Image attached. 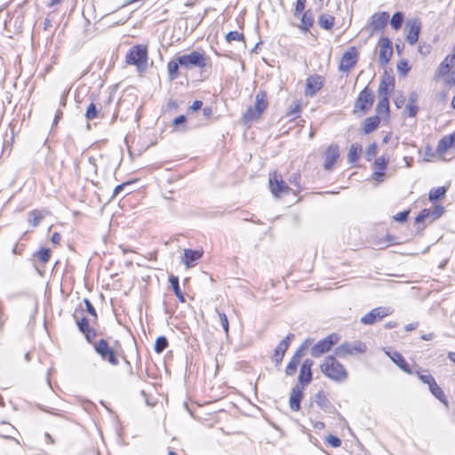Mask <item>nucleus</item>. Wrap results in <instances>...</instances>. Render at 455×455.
<instances>
[{
  "instance_id": "nucleus-1",
  "label": "nucleus",
  "mask_w": 455,
  "mask_h": 455,
  "mask_svg": "<svg viewBox=\"0 0 455 455\" xmlns=\"http://www.w3.org/2000/svg\"><path fill=\"white\" fill-rule=\"evenodd\" d=\"M322 372L336 382H344L347 379V371L333 355L327 356L320 366Z\"/></svg>"
},
{
  "instance_id": "nucleus-2",
  "label": "nucleus",
  "mask_w": 455,
  "mask_h": 455,
  "mask_svg": "<svg viewBox=\"0 0 455 455\" xmlns=\"http://www.w3.org/2000/svg\"><path fill=\"white\" fill-rule=\"evenodd\" d=\"M126 63L135 65L138 71L143 72L147 68L148 50L145 45L138 44L132 46L125 56Z\"/></svg>"
},
{
  "instance_id": "nucleus-3",
  "label": "nucleus",
  "mask_w": 455,
  "mask_h": 455,
  "mask_svg": "<svg viewBox=\"0 0 455 455\" xmlns=\"http://www.w3.org/2000/svg\"><path fill=\"white\" fill-rule=\"evenodd\" d=\"M268 101L267 92L264 91H259L256 94L255 98V107H250L243 115V119L245 123L257 120L264 110L267 108Z\"/></svg>"
},
{
  "instance_id": "nucleus-4",
  "label": "nucleus",
  "mask_w": 455,
  "mask_h": 455,
  "mask_svg": "<svg viewBox=\"0 0 455 455\" xmlns=\"http://www.w3.org/2000/svg\"><path fill=\"white\" fill-rule=\"evenodd\" d=\"M93 348L102 361L108 362L112 366H117L119 364L116 352L108 345L106 339H101L94 342Z\"/></svg>"
},
{
  "instance_id": "nucleus-5",
  "label": "nucleus",
  "mask_w": 455,
  "mask_h": 455,
  "mask_svg": "<svg viewBox=\"0 0 455 455\" xmlns=\"http://www.w3.org/2000/svg\"><path fill=\"white\" fill-rule=\"evenodd\" d=\"M179 64L181 68H204L206 66V56L204 52L193 51L190 53L179 56Z\"/></svg>"
},
{
  "instance_id": "nucleus-6",
  "label": "nucleus",
  "mask_w": 455,
  "mask_h": 455,
  "mask_svg": "<svg viewBox=\"0 0 455 455\" xmlns=\"http://www.w3.org/2000/svg\"><path fill=\"white\" fill-rule=\"evenodd\" d=\"M366 345L362 341L344 342L334 350L336 356L344 358L347 355L363 354L366 351Z\"/></svg>"
},
{
  "instance_id": "nucleus-7",
  "label": "nucleus",
  "mask_w": 455,
  "mask_h": 455,
  "mask_svg": "<svg viewBox=\"0 0 455 455\" xmlns=\"http://www.w3.org/2000/svg\"><path fill=\"white\" fill-rule=\"evenodd\" d=\"M339 336L337 333H331L323 339L317 341L311 348L310 354L313 357H319L338 343Z\"/></svg>"
},
{
  "instance_id": "nucleus-8",
  "label": "nucleus",
  "mask_w": 455,
  "mask_h": 455,
  "mask_svg": "<svg viewBox=\"0 0 455 455\" xmlns=\"http://www.w3.org/2000/svg\"><path fill=\"white\" fill-rule=\"evenodd\" d=\"M394 309L391 307H378L361 317L360 322L363 324L371 325L382 320L384 317L391 315Z\"/></svg>"
},
{
  "instance_id": "nucleus-9",
  "label": "nucleus",
  "mask_w": 455,
  "mask_h": 455,
  "mask_svg": "<svg viewBox=\"0 0 455 455\" xmlns=\"http://www.w3.org/2000/svg\"><path fill=\"white\" fill-rule=\"evenodd\" d=\"M374 97L372 91L365 87L359 93V96L355 103L354 111L361 110L363 114L367 113L372 107Z\"/></svg>"
},
{
  "instance_id": "nucleus-10",
  "label": "nucleus",
  "mask_w": 455,
  "mask_h": 455,
  "mask_svg": "<svg viewBox=\"0 0 455 455\" xmlns=\"http://www.w3.org/2000/svg\"><path fill=\"white\" fill-rule=\"evenodd\" d=\"M269 187L273 196L275 197H280L283 194H286L291 190L282 175L276 172L269 173Z\"/></svg>"
},
{
  "instance_id": "nucleus-11",
  "label": "nucleus",
  "mask_w": 455,
  "mask_h": 455,
  "mask_svg": "<svg viewBox=\"0 0 455 455\" xmlns=\"http://www.w3.org/2000/svg\"><path fill=\"white\" fill-rule=\"evenodd\" d=\"M357 60V49L352 46L347 51H346L342 55L339 65V71L346 73L349 72L355 66Z\"/></svg>"
},
{
  "instance_id": "nucleus-12",
  "label": "nucleus",
  "mask_w": 455,
  "mask_h": 455,
  "mask_svg": "<svg viewBox=\"0 0 455 455\" xmlns=\"http://www.w3.org/2000/svg\"><path fill=\"white\" fill-rule=\"evenodd\" d=\"M388 19L389 14L387 12H376L371 15L369 22V28L371 35L376 32L382 31L386 28Z\"/></svg>"
},
{
  "instance_id": "nucleus-13",
  "label": "nucleus",
  "mask_w": 455,
  "mask_h": 455,
  "mask_svg": "<svg viewBox=\"0 0 455 455\" xmlns=\"http://www.w3.org/2000/svg\"><path fill=\"white\" fill-rule=\"evenodd\" d=\"M406 41L409 44L414 45L419 40L421 29V22L419 19L409 20L406 23Z\"/></svg>"
},
{
  "instance_id": "nucleus-14",
  "label": "nucleus",
  "mask_w": 455,
  "mask_h": 455,
  "mask_svg": "<svg viewBox=\"0 0 455 455\" xmlns=\"http://www.w3.org/2000/svg\"><path fill=\"white\" fill-rule=\"evenodd\" d=\"M314 364L313 360L305 359L300 366L299 377H298V384L300 387L307 386L312 381V366Z\"/></svg>"
},
{
  "instance_id": "nucleus-15",
  "label": "nucleus",
  "mask_w": 455,
  "mask_h": 455,
  "mask_svg": "<svg viewBox=\"0 0 455 455\" xmlns=\"http://www.w3.org/2000/svg\"><path fill=\"white\" fill-rule=\"evenodd\" d=\"M295 335L293 333H289L279 344L276 346L275 349V354L273 356V361L276 365L280 364L283 361V358L285 355V352L290 347L291 342L294 339Z\"/></svg>"
},
{
  "instance_id": "nucleus-16",
  "label": "nucleus",
  "mask_w": 455,
  "mask_h": 455,
  "mask_svg": "<svg viewBox=\"0 0 455 455\" xmlns=\"http://www.w3.org/2000/svg\"><path fill=\"white\" fill-rule=\"evenodd\" d=\"M379 62L381 66H386L393 55L392 42L384 37L379 41Z\"/></svg>"
},
{
  "instance_id": "nucleus-17",
  "label": "nucleus",
  "mask_w": 455,
  "mask_h": 455,
  "mask_svg": "<svg viewBox=\"0 0 455 455\" xmlns=\"http://www.w3.org/2000/svg\"><path fill=\"white\" fill-rule=\"evenodd\" d=\"M324 169L331 171L333 168L334 164L339 157V148L337 144L330 145L324 152Z\"/></svg>"
},
{
  "instance_id": "nucleus-18",
  "label": "nucleus",
  "mask_w": 455,
  "mask_h": 455,
  "mask_svg": "<svg viewBox=\"0 0 455 455\" xmlns=\"http://www.w3.org/2000/svg\"><path fill=\"white\" fill-rule=\"evenodd\" d=\"M323 85V77L318 75L310 76L306 81L305 94L307 96H314L319 92Z\"/></svg>"
},
{
  "instance_id": "nucleus-19",
  "label": "nucleus",
  "mask_w": 455,
  "mask_h": 455,
  "mask_svg": "<svg viewBox=\"0 0 455 455\" xmlns=\"http://www.w3.org/2000/svg\"><path fill=\"white\" fill-rule=\"evenodd\" d=\"M303 387L295 385L291 391L289 405L291 411H298L300 410V403L303 398Z\"/></svg>"
},
{
  "instance_id": "nucleus-20",
  "label": "nucleus",
  "mask_w": 455,
  "mask_h": 455,
  "mask_svg": "<svg viewBox=\"0 0 455 455\" xmlns=\"http://www.w3.org/2000/svg\"><path fill=\"white\" fill-rule=\"evenodd\" d=\"M388 158H386L383 156L376 158L374 162V172L372 174V178L375 180H382V178L384 177V171L386 170Z\"/></svg>"
},
{
  "instance_id": "nucleus-21",
  "label": "nucleus",
  "mask_w": 455,
  "mask_h": 455,
  "mask_svg": "<svg viewBox=\"0 0 455 455\" xmlns=\"http://www.w3.org/2000/svg\"><path fill=\"white\" fill-rule=\"evenodd\" d=\"M202 255L203 252L198 250L185 249L182 262L187 267H190L202 257Z\"/></svg>"
},
{
  "instance_id": "nucleus-22",
  "label": "nucleus",
  "mask_w": 455,
  "mask_h": 455,
  "mask_svg": "<svg viewBox=\"0 0 455 455\" xmlns=\"http://www.w3.org/2000/svg\"><path fill=\"white\" fill-rule=\"evenodd\" d=\"M315 401L317 405L326 412H331L334 409L333 405L323 391H319L315 394Z\"/></svg>"
},
{
  "instance_id": "nucleus-23",
  "label": "nucleus",
  "mask_w": 455,
  "mask_h": 455,
  "mask_svg": "<svg viewBox=\"0 0 455 455\" xmlns=\"http://www.w3.org/2000/svg\"><path fill=\"white\" fill-rule=\"evenodd\" d=\"M379 123H380V118L379 116L367 117L363 123V132L365 134L371 133L373 131H375L379 127Z\"/></svg>"
},
{
  "instance_id": "nucleus-24",
  "label": "nucleus",
  "mask_w": 455,
  "mask_h": 455,
  "mask_svg": "<svg viewBox=\"0 0 455 455\" xmlns=\"http://www.w3.org/2000/svg\"><path fill=\"white\" fill-rule=\"evenodd\" d=\"M180 68V64H179V56L171 60L167 64L168 70V78L170 81H174L179 76V68Z\"/></svg>"
},
{
  "instance_id": "nucleus-25",
  "label": "nucleus",
  "mask_w": 455,
  "mask_h": 455,
  "mask_svg": "<svg viewBox=\"0 0 455 455\" xmlns=\"http://www.w3.org/2000/svg\"><path fill=\"white\" fill-rule=\"evenodd\" d=\"M387 354H388L389 357L392 359V361L397 366H399L403 371H405L407 373L411 372L410 365L408 364V363L405 361V359L400 353L394 352L392 355H390L389 353H387Z\"/></svg>"
},
{
  "instance_id": "nucleus-26",
  "label": "nucleus",
  "mask_w": 455,
  "mask_h": 455,
  "mask_svg": "<svg viewBox=\"0 0 455 455\" xmlns=\"http://www.w3.org/2000/svg\"><path fill=\"white\" fill-rule=\"evenodd\" d=\"M79 315H83V310L81 309L78 311L77 309L75 311L73 316L76 319V323L77 325V328L80 332H84L87 329L91 328L89 325V320L85 316H79Z\"/></svg>"
},
{
  "instance_id": "nucleus-27",
  "label": "nucleus",
  "mask_w": 455,
  "mask_h": 455,
  "mask_svg": "<svg viewBox=\"0 0 455 455\" xmlns=\"http://www.w3.org/2000/svg\"><path fill=\"white\" fill-rule=\"evenodd\" d=\"M314 23V17L310 10H307L304 12L301 17L299 28L304 31L307 32L309 28L313 26Z\"/></svg>"
},
{
  "instance_id": "nucleus-28",
  "label": "nucleus",
  "mask_w": 455,
  "mask_h": 455,
  "mask_svg": "<svg viewBox=\"0 0 455 455\" xmlns=\"http://www.w3.org/2000/svg\"><path fill=\"white\" fill-rule=\"evenodd\" d=\"M429 391L441 403H443L444 405H448V400H447L443 389L437 385L435 380L434 382H432V384L429 386Z\"/></svg>"
},
{
  "instance_id": "nucleus-29",
  "label": "nucleus",
  "mask_w": 455,
  "mask_h": 455,
  "mask_svg": "<svg viewBox=\"0 0 455 455\" xmlns=\"http://www.w3.org/2000/svg\"><path fill=\"white\" fill-rule=\"evenodd\" d=\"M394 84L392 80L388 79V81L386 78H383L380 81L379 89H378V97L379 98H388V92L390 89H393Z\"/></svg>"
},
{
  "instance_id": "nucleus-30",
  "label": "nucleus",
  "mask_w": 455,
  "mask_h": 455,
  "mask_svg": "<svg viewBox=\"0 0 455 455\" xmlns=\"http://www.w3.org/2000/svg\"><path fill=\"white\" fill-rule=\"evenodd\" d=\"M362 146L358 143H354L351 145L348 154H347V160L351 164L356 163L360 156L362 154Z\"/></svg>"
},
{
  "instance_id": "nucleus-31",
  "label": "nucleus",
  "mask_w": 455,
  "mask_h": 455,
  "mask_svg": "<svg viewBox=\"0 0 455 455\" xmlns=\"http://www.w3.org/2000/svg\"><path fill=\"white\" fill-rule=\"evenodd\" d=\"M169 282L173 290L174 294L179 299L180 302H185V297L183 292L180 290L179 277L173 275H171L169 277Z\"/></svg>"
},
{
  "instance_id": "nucleus-32",
  "label": "nucleus",
  "mask_w": 455,
  "mask_h": 455,
  "mask_svg": "<svg viewBox=\"0 0 455 455\" xmlns=\"http://www.w3.org/2000/svg\"><path fill=\"white\" fill-rule=\"evenodd\" d=\"M318 24L322 28L330 30L334 25V17L331 14L323 13L320 15Z\"/></svg>"
},
{
  "instance_id": "nucleus-33",
  "label": "nucleus",
  "mask_w": 455,
  "mask_h": 455,
  "mask_svg": "<svg viewBox=\"0 0 455 455\" xmlns=\"http://www.w3.org/2000/svg\"><path fill=\"white\" fill-rule=\"evenodd\" d=\"M453 64H454V62H451L450 56H447L439 66L438 76H448L451 70Z\"/></svg>"
},
{
  "instance_id": "nucleus-34",
  "label": "nucleus",
  "mask_w": 455,
  "mask_h": 455,
  "mask_svg": "<svg viewBox=\"0 0 455 455\" xmlns=\"http://www.w3.org/2000/svg\"><path fill=\"white\" fill-rule=\"evenodd\" d=\"M404 21V14L402 12H396L390 20V26L395 30H399Z\"/></svg>"
},
{
  "instance_id": "nucleus-35",
  "label": "nucleus",
  "mask_w": 455,
  "mask_h": 455,
  "mask_svg": "<svg viewBox=\"0 0 455 455\" xmlns=\"http://www.w3.org/2000/svg\"><path fill=\"white\" fill-rule=\"evenodd\" d=\"M447 192V188L445 187H438L432 188L429 191L428 198L431 202H435L441 198H443Z\"/></svg>"
},
{
  "instance_id": "nucleus-36",
  "label": "nucleus",
  "mask_w": 455,
  "mask_h": 455,
  "mask_svg": "<svg viewBox=\"0 0 455 455\" xmlns=\"http://www.w3.org/2000/svg\"><path fill=\"white\" fill-rule=\"evenodd\" d=\"M454 146L450 136L443 137L437 145L436 152L438 154L445 153L451 147Z\"/></svg>"
},
{
  "instance_id": "nucleus-37",
  "label": "nucleus",
  "mask_w": 455,
  "mask_h": 455,
  "mask_svg": "<svg viewBox=\"0 0 455 455\" xmlns=\"http://www.w3.org/2000/svg\"><path fill=\"white\" fill-rule=\"evenodd\" d=\"M376 112L378 115L385 114L388 115L389 113V100L388 98H379V102L376 106Z\"/></svg>"
},
{
  "instance_id": "nucleus-38",
  "label": "nucleus",
  "mask_w": 455,
  "mask_h": 455,
  "mask_svg": "<svg viewBox=\"0 0 455 455\" xmlns=\"http://www.w3.org/2000/svg\"><path fill=\"white\" fill-rule=\"evenodd\" d=\"M168 339L164 336H160L156 339L154 349L156 353L161 354L168 347Z\"/></svg>"
},
{
  "instance_id": "nucleus-39",
  "label": "nucleus",
  "mask_w": 455,
  "mask_h": 455,
  "mask_svg": "<svg viewBox=\"0 0 455 455\" xmlns=\"http://www.w3.org/2000/svg\"><path fill=\"white\" fill-rule=\"evenodd\" d=\"M85 117L88 120H92L100 117V110L98 109L95 103L91 102L89 104L85 112Z\"/></svg>"
},
{
  "instance_id": "nucleus-40",
  "label": "nucleus",
  "mask_w": 455,
  "mask_h": 455,
  "mask_svg": "<svg viewBox=\"0 0 455 455\" xmlns=\"http://www.w3.org/2000/svg\"><path fill=\"white\" fill-rule=\"evenodd\" d=\"M186 122L187 117L184 115H180L174 118L172 126L178 131L184 132L186 131Z\"/></svg>"
},
{
  "instance_id": "nucleus-41",
  "label": "nucleus",
  "mask_w": 455,
  "mask_h": 455,
  "mask_svg": "<svg viewBox=\"0 0 455 455\" xmlns=\"http://www.w3.org/2000/svg\"><path fill=\"white\" fill-rule=\"evenodd\" d=\"M36 256L41 262L46 263L50 260L51 251L47 248H42L36 253Z\"/></svg>"
},
{
  "instance_id": "nucleus-42",
  "label": "nucleus",
  "mask_w": 455,
  "mask_h": 455,
  "mask_svg": "<svg viewBox=\"0 0 455 455\" xmlns=\"http://www.w3.org/2000/svg\"><path fill=\"white\" fill-rule=\"evenodd\" d=\"M42 219L43 216L41 215V213L38 211L34 210L29 213L28 221L33 227H36L40 223Z\"/></svg>"
},
{
  "instance_id": "nucleus-43",
  "label": "nucleus",
  "mask_w": 455,
  "mask_h": 455,
  "mask_svg": "<svg viewBox=\"0 0 455 455\" xmlns=\"http://www.w3.org/2000/svg\"><path fill=\"white\" fill-rule=\"evenodd\" d=\"M244 36L237 31H230L226 35V40L228 43L232 41H243Z\"/></svg>"
},
{
  "instance_id": "nucleus-44",
  "label": "nucleus",
  "mask_w": 455,
  "mask_h": 455,
  "mask_svg": "<svg viewBox=\"0 0 455 455\" xmlns=\"http://www.w3.org/2000/svg\"><path fill=\"white\" fill-rule=\"evenodd\" d=\"M299 363L295 362V361H292V360H290V362L288 363L286 368H285V373L286 375L288 376H292L296 373L297 371V369H298V366H299Z\"/></svg>"
},
{
  "instance_id": "nucleus-45",
  "label": "nucleus",
  "mask_w": 455,
  "mask_h": 455,
  "mask_svg": "<svg viewBox=\"0 0 455 455\" xmlns=\"http://www.w3.org/2000/svg\"><path fill=\"white\" fill-rule=\"evenodd\" d=\"M83 334L84 335L85 339L89 343L93 345L94 339H95V338L97 336V332H96L95 329L91 327V328L87 329L86 331H84L83 332Z\"/></svg>"
},
{
  "instance_id": "nucleus-46",
  "label": "nucleus",
  "mask_w": 455,
  "mask_h": 455,
  "mask_svg": "<svg viewBox=\"0 0 455 455\" xmlns=\"http://www.w3.org/2000/svg\"><path fill=\"white\" fill-rule=\"evenodd\" d=\"M84 303L85 305L86 311L88 312V314H90L94 318V320H96L98 315H97V312H96V309L94 308L93 305L86 298L84 299Z\"/></svg>"
},
{
  "instance_id": "nucleus-47",
  "label": "nucleus",
  "mask_w": 455,
  "mask_h": 455,
  "mask_svg": "<svg viewBox=\"0 0 455 455\" xmlns=\"http://www.w3.org/2000/svg\"><path fill=\"white\" fill-rule=\"evenodd\" d=\"M444 212V208L442 205H436L434 210L430 211V216L433 220L439 219Z\"/></svg>"
},
{
  "instance_id": "nucleus-48",
  "label": "nucleus",
  "mask_w": 455,
  "mask_h": 455,
  "mask_svg": "<svg viewBox=\"0 0 455 455\" xmlns=\"http://www.w3.org/2000/svg\"><path fill=\"white\" fill-rule=\"evenodd\" d=\"M377 154V146L375 143L371 144L365 152V156L368 161H371Z\"/></svg>"
},
{
  "instance_id": "nucleus-49",
  "label": "nucleus",
  "mask_w": 455,
  "mask_h": 455,
  "mask_svg": "<svg viewBox=\"0 0 455 455\" xmlns=\"http://www.w3.org/2000/svg\"><path fill=\"white\" fill-rule=\"evenodd\" d=\"M299 112H300V104L299 102H297L293 106L290 107L287 116H291V118H295L298 116Z\"/></svg>"
},
{
  "instance_id": "nucleus-50",
  "label": "nucleus",
  "mask_w": 455,
  "mask_h": 455,
  "mask_svg": "<svg viewBox=\"0 0 455 455\" xmlns=\"http://www.w3.org/2000/svg\"><path fill=\"white\" fill-rule=\"evenodd\" d=\"M397 69L398 71L400 72V74L402 76H406L407 73L409 72L410 70V67L407 63L406 60H401L398 64H397Z\"/></svg>"
},
{
  "instance_id": "nucleus-51",
  "label": "nucleus",
  "mask_w": 455,
  "mask_h": 455,
  "mask_svg": "<svg viewBox=\"0 0 455 455\" xmlns=\"http://www.w3.org/2000/svg\"><path fill=\"white\" fill-rule=\"evenodd\" d=\"M306 1L307 0H297L294 10V16H299L303 12L306 6Z\"/></svg>"
},
{
  "instance_id": "nucleus-52",
  "label": "nucleus",
  "mask_w": 455,
  "mask_h": 455,
  "mask_svg": "<svg viewBox=\"0 0 455 455\" xmlns=\"http://www.w3.org/2000/svg\"><path fill=\"white\" fill-rule=\"evenodd\" d=\"M219 315H220V324H221L223 330L225 331V332L228 334V328H229L228 316L226 315L225 313H219Z\"/></svg>"
},
{
  "instance_id": "nucleus-53",
  "label": "nucleus",
  "mask_w": 455,
  "mask_h": 455,
  "mask_svg": "<svg viewBox=\"0 0 455 455\" xmlns=\"http://www.w3.org/2000/svg\"><path fill=\"white\" fill-rule=\"evenodd\" d=\"M299 180H300V174L299 172L293 173L290 178L289 181L290 183L293 184L297 187L298 190L300 191L302 188L299 185Z\"/></svg>"
},
{
  "instance_id": "nucleus-54",
  "label": "nucleus",
  "mask_w": 455,
  "mask_h": 455,
  "mask_svg": "<svg viewBox=\"0 0 455 455\" xmlns=\"http://www.w3.org/2000/svg\"><path fill=\"white\" fill-rule=\"evenodd\" d=\"M445 83L449 85V86H453L455 85V62L454 64L452 65V68H451V70L449 74V76L446 77L445 79Z\"/></svg>"
},
{
  "instance_id": "nucleus-55",
  "label": "nucleus",
  "mask_w": 455,
  "mask_h": 455,
  "mask_svg": "<svg viewBox=\"0 0 455 455\" xmlns=\"http://www.w3.org/2000/svg\"><path fill=\"white\" fill-rule=\"evenodd\" d=\"M327 442L331 447H334V448H338L341 445V440L335 435H330L327 437Z\"/></svg>"
},
{
  "instance_id": "nucleus-56",
  "label": "nucleus",
  "mask_w": 455,
  "mask_h": 455,
  "mask_svg": "<svg viewBox=\"0 0 455 455\" xmlns=\"http://www.w3.org/2000/svg\"><path fill=\"white\" fill-rule=\"evenodd\" d=\"M418 374V377L419 379L425 384H427L428 387L432 384V382H434L435 379H434V377L430 374H421L419 372L417 373Z\"/></svg>"
},
{
  "instance_id": "nucleus-57",
  "label": "nucleus",
  "mask_w": 455,
  "mask_h": 455,
  "mask_svg": "<svg viewBox=\"0 0 455 455\" xmlns=\"http://www.w3.org/2000/svg\"><path fill=\"white\" fill-rule=\"evenodd\" d=\"M410 211H403L394 216V219L398 222H404L409 217Z\"/></svg>"
},
{
  "instance_id": "nucleus-58",
  "label": "nucleus",
  "mask_w": 455,
  "mask_h": 455,
  "mask_svg": "<svg viewBox=\"0 0 455 455\" xmlns=\"http://www.w3.org/2000/svg\"><path fill=\"white\" fill-rule=\"evenodd\" d=\"M430 216V210L423 209L419 214L416 217L415 222L419 223L422 222L425 219Z\"/></svg>"
},
{
  "instance_id": "nucleus-59",
  "label": "nucleus",
  "mask_w": 455,
  "mask_h": 455,
  "mask_svg": "<svg viewBox=\"0 0 455 455\" xmlns=\"http://www.w3.org/2000/svg\"><path fill=\"white\" fill-rule=\"evenodd\" d=\"M406 110L408 111L409 116L414 117L418 113L419 108L415 104L408 103L406 105Z\"/></svg>"
},
{
  "instance_id": "nucleus-60",
  "label": "nucleus",
  "mask_w": 455,
  "mask_h": 455,
  "mask_svg": "<svg viewBox=\"0 0 455 455\" xmlns=\"http://www.w3.org/2000/svg\"><path fill=\"white\" fill-rule=\"evenodd\" d=\"M303 355V350L302 348L299 347L295 353L293 354L292 357L291 358V360L292 361H295L297 363H300V360H301V357Z\"/></svg>"
},
{
  "instance_id": "nucleus-61",
  "label": "nucleus",
  "mask_w": 455,
  "mask_h": 455,
  "mask_svg": "<svg viewBox=\"0 0 455 455\" xmlns=\"http://www.w3.org/2000/svg\"><path fill=\"white\" fill-rule=\"evenodd\" d=\"M130 185L129 183H123V184H120L118 186H116L114 189V192H113V197L116 196L117 195H119L126 186Z\"/></svg>"
},
{
  "instance_id": "nucleus-62",
  "label": "nucleus",
  "mask_w": 455,
  "mask_h": 455,
  "mask_svg": "<svg viewBox=\"0 0 455 455\" xmlns=\"http://www.w3.org/2000/svg\"><path fill=\"white\" fill-rule=\"evenodd\" d=\"M202 106H203V102L201 100H195L189 108L192 111H197L202 108Z\"/></svg>"
},
{
  "instance_id": "nucleus-63",
  "label": "nucleus",
  "mask_w": 455,
  "mask_h": 455,
  "mask_svg": "<svg viewBox=\"0 0 455 455\" xmlns=\"http://www.w3.org/2000/svg\"><path fill=\"white\" fill-rule=\"evenodd\" d=\"M60 240H61V235L59 233L55 232L52 234V235L51 237V241L52 243L59 244Z\"/></svg>"
},
{
  "instance_id": "nucleus-64",
  "label": "nucleus",
  "mask_w": 455,
  "mask_h": 455,
  "mask_svg": "<svg viewBox=\"0 0 455 455\" xmlns=\"http://www.w3.org/2000/svg\"><path fill=\"white\" fill-rule=\"evenodd\" d=\"M312 424H313L314 428L317 429V430H323L325 427L324 423L322 421H315V422H312Z\"/></svg>"
}]
</instances>
